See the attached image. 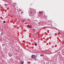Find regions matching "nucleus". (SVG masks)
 I'll list each match as a JSON object with an SVG mask.
<instances>
[{"instance_id": "1", "label": "nucleus", "mask_w": 64, "mask_h": 64, "mask_svg": "<svg viewBox=\"0 0 64 64\" xmlns=\"http://www.w3.org/2000/svg\"><path fill=\"white\" fill-rule=\"evenodd\" d=\"M36 57V56L34 55H32L31 56V58L32 59H34Z\"/></svg>"}, {"instance_id": "2", "label": "nucleus", "mask_w": 64, "mask_h": 64, "mask_svg": "<svg viewBox=\"0 0 64 64\" xmlns=\"http://www.w3.org/2000/svg\"><path fill=\"white\" fill-rule=\"evenodd\" d=\"M20 63L21 64H24V61H22L20 62Z\"/></svg>"}, {"instance_id": "3", "label": "nucleus", "mask_w": 64, "mask_h": 64, "mask_svg": "<svg viewBox=\"0 0 64 64\" xmlns=\"http://www.w3.org/2000/svg\"><path fill=\"white\" fill-rule=\"evenodd\" d=\"M27 28H30V25H28L27 26Z\"/></svg>"}, {"instance_id": "4", "label": "nucleus", "mask_w": 64, "mask_h": 64, "mask_svg": "<svg viewBox=\"0 0 64 64\" xmlns=\"http://www.w3.org/2000/svg\"><path fill=\"white\" fill-rule=\"evenodd\" d=\"M42 13V12H41L39 11V14H41Z\"/></svg>"}, {"instance_id": "5", "label": "nucleus", "mask_w": 64, "mask_h": 64, "mask_svg": "<svg viewBox=\"0 0 64 64\" xmlns=\"http://www.w3.org/2000/svg\"><path fill=\"white\" fill-rule=\"evenodd\" d=\"M3 33H3V32H2V33H1V34H2V35H3Z\"/></svg>"}, {"instance_id": "6", "label": "nucleus", "mask_w": 64, "mask_h": 64, "mask_svg": "<svg viewBox=\"0 0 64 64\" xmlns=\"http://www.w3.org/2000/svg\"><path fill=\"white\" fill-rule=\"evenodd\" d=\"M30 14H32V12H30Z\"/></svg>"}, {"instance_id": "7", "label": "nucleus", "mask_w": 64, "mask_h": 64, "mask_svg": "<svg viewBox=\"0 0 64 64\" xmlns=\"http://www.w3.org/2000/svg\"><path fill=\"white\" fill-rule=\"evenodd\" d=\"M37 45V44H35V46H36Z\"/></svg>"}, {"instance_id": "8", "label": "nucleus", "mask_w": 64, "mask_h": 64, "mask_svg": "<svg viewBox=\"0 0 64 64\" xmlns=\"http://www.w3.org/2000/svg\"><path fill=\"white\" fill-rule=\"evenodd\" d=\"M3 22L4 23H5V21H4Z\"/></svg>"}, {"instance_id": "9", "label": "nucleus", "mask_w": 64, "mask_h": 64, "mask_svg": "<svg viewBox=\"0 0 64 64\" xmlns=\"http://www.w3.org/2000/svg\"><path fill=\"white\" fill-rule=\"evenodd\" d=\"M22 12V13H23V12Z\"/></svg>"}]
</instances>
